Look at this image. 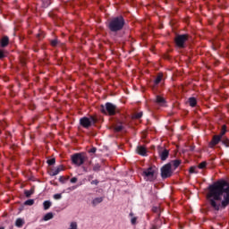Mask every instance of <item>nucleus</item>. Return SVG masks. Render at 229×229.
<instances>
[{
	"label": "nucleus",
	"instance_id": "nucleus-1",
	"mask_svg": "<svg viewBox=\"0 0 229 229\" xmlns=\"http://www.w3.org/2000/svg\"><path fill=\"white\" fill-rule=\"evenodd\" d=\"M208 196L213 210H225L229 205V184L226 181L214 182L208 187Z\"/></svg>",
	"mask_w": 229,
	"mask_h": 229
},
{
	"label": "nucleus",
	"instance_id": "nucleus-2",
	"mask_svg": "<svg viewBox=\"0 0 229 229\" xmlns=\"http://www.w3.org/2000/svg\"><path fill=\"white\" fill-rule=\"evenodd\" d=\"M157 173L158 169L156 166H149L143 169L142 176L146 182H155Z\"/></svg>",
	"mask_w": 229,
	"mask_h": 229
},
{
	"label": "nucleus",
	"instance_id": "nucleus-3",
	"mask_svg": "<svg viewBox=\"0 0 229 229\" xmlns=\"http://www.w3.org/2000/svg\"><path fill=\"white\" fill-rule=\"evenodd\" d=\"M123 27H124V18H123L122 16L114 18L109 22V30H111V31H119Z\"/></svg>",
	"mask_w": 229,
	"mask_h": 229
},
{
	"label": "nucleus",
	"instance_id": "nucleus-4",
	"mask_svg": "<svg viewBox=\"0 0 229 229\" xmlns=\"http://www.w3.org/2000/svg\"><path fill=\"white\" fill-rule=\"evenodd\" d=\"M85 160H87V156L83 153H76L72 156V162L74 165H77V167L83 165Z\"/></svg>",
	"mask_w": 229,
	"mask_h": 229
},
{
	"label": "nucleus",
	"instance_id": "nucleus-5",
	"mask_svg": "<svg viewBox=\"0 0 229 229\" xmlns=\"http://www.w3.org/2000/svg\"><path fill=\"white\" fill-rule=\"evenodd\" d=\"M226 133V125L222 126V130L219 135H215L209 143L210 148H214V146H217L218 142H221V139H223V135Z\"/></svg>",
	"mask_w": 229,
	"mask_h": 229
},
{
	"label": "nucleus",
	"instance_id": "nucleus-6",
	"mask_svg": "<svg viewBox=\"0 0 229 229\" xmlns=\"http://www.w3.org/2000/svg\"><path fill=\"white\" fill-rule=\"evenodd\" d=\"M101 112H103L104 114H106L107 112L109 115H115V114H117V107L112 103H106V109L105 106H102Z\"/></svg>",
	"mask_w": 229,
	"mask_h": 229
},
{
	"label": "nucleus",
	"instance_id": "nucleus-7",
	"mask_svg": "<svg viewBox=\"0 0 229 229\" xmlns=\"http://www.w3.org/2000/svg\"><path fill=\"white\" fill-rule=\"evenodd\" d=\"M173 175V170L171 169V164H166L161 168L162 178H169Z\"/></svg>",
	"mask_w": 229,
	"mask_h": 229
},
{
	"label": "nucleus",
	"instance_id": "nucleus-8",
	"mask_svg": "<svg viewBox=\"0 0 229 229\" xmlns=\"http://www.w3.org/2000/svg\"><path fill=\"white\" fill-rule=\"evenodd\" d=\"M96 123V119L94 117H83L81 119V124L83 126V128H89V126H92Z\"/></svg>",
	"mask_w": 229,
	"mask_h": 229
},
{
	"label": "nucleus",
	"instance_id": "nucleus-9",
	"mask_svg": "<svg viewBox=\"0 0 229 229\" xmlns=\"http://www.w3.org/2000/svg\"><path fill=\"white\" fill-rule=\"evenodd\" d=\"M187 38H189V36L187 35H180L175 38V44L177 47H183V44L187 42Z\"/></svg>",
	"mask_w": 229,
	"mask_h": 229
},
{
	"label": "nucleus",
	"instance_id": "nucleus-10",
	"mask_svg": "<svg viewBox=\"0 0 229 229\" xmlns=\"http://www.w3.org/2000/svg\"><path fill=\"white\" fill-rule=\"evenodd\" d=\"M159 157L161 160H167V157H169V150L164 149L159 153Z\"/></svg>",
	"mask_w": 229,
	"mask_h": 229
},
{
	"label": "nucleus",
	"instance_id": "nucleus-11",
	"mask_svg": "<svg viewBox=\"0 0 229 229\" xmlns=\"http://www.w3.org/2000/svg\"><path fill=\"white\" fill-rule=\"evenodd\" d=\"M137 153L138 155H141V157H146V153H147L146 148L143 146L138 147Z\"/></svg>",
	"mask_w": 229,
	"mask_h": 229
},
{
	"label": "nucleus",
	"instance_id": "nucleus-12",
	"mask_svg": "<svg viewBox=\"0 0 229 229\" xmlns=\"http://www.w3.org/2000/svg\"><path fill=\"white\" fill-rule=\"evenodd\" d=\"M156 101L157 105H160V106H164V105H165V99H164L163 97L157 96Z\"/></svg>",
	"mask_w": 229,
	"mask_h": 229
},
{
	"label": "nucleus",
	"instance_id": "nucleus-13",
	"mask_svg": "<svg viewBox=\"0 0 229 229\" xmlns=\"http://www.w3.org/2000/svg\"><path fill=\"white\" fill-rule=\"evenodd\" d=\"M22 225H24V220L22 218H17L15 226H17V228H22Z\"/></svg>",
	"mask_w": 229,
	"mask_h": 229
},
{
	"label": "nucleus",
	"instance_id": "nucleus-14",
	"mask_svg": "<svg viewBox=\"0 0 229 229\" xmlns=\"http://www.w3.org/2000/svg\"><path fill=\"white\" fill-rule=\"evenodd\" d=\"M64 171V165H59L57 166L54 171H53V176H56L60 172Z\"/></svg>",
	"mask_w": 229,
	"mask_h": 229
},
{
	"label": "nucleus",
	"instance_id": "nucleus-15",
	"mask_svg": "<svg viewBox=\"0 0 229 229\" xmlns=\"http://www.w3.org/2000/svg\"><path fill=\"white\" fill-rule=\"evenodd\" d=\"M198 101L196 100L195 98H189V105L190 106H196Z\"/></svg>",
	"mask_w": 229,
	"mask_h": 229
},
{
	"label": "nucleus",
	"instance_id": "nucleus-16",
	"mask_svg": "<svg viewBox=\"0 0 229 229\" xmlns=\"http://www.w3.org/2000/svg\"><path fill=\"white\" fill-rule=\"evenodd\" d=\"M43 206H44V210H49V208H51V201L49 200L44 201Z\"/></svg>",
	"mask_w": 229,
	"mask_h": 229
},
{
	"label": "nucleus",
	"instance_id": "nucleus-17",
	"mask_svg": "<svg viewBox=\"0 0 229 229\" xmlns=\"http://www.w3.org/2000/svg\"><path fill=\"white\" fill-rule=\"evenodd\" d=\"M8 42H9L8 37H4L1 40L2 47H5V46L8 44Z\"/></svg>",
	"mask_w": 229,
	"mask_h": 229
},
{
	"label": "nucleus",
	"instance_id": "nucleus-18",
	"mask_svg": "<svg viewBox=\"0 0 229 229\" xmlns=\"http://www.w3.org/2000/svg\"><path fill=\"white\" fill-rule=\"evenodd\" d=\"M163 77H164V75L162 73H159L155 80V84L158 85V83H160V81H162Z\"/></svg>",
	"mask_w": 229,
	"mask_h": 229
},
{
	"label": "nucleus",
	"instance_id": "nucleus-19",
	"mask_svg": "<svg viewBox=\"0 0 229 229\" xmlns=\"http://www.w3.org/2000/svg\"><path fill=\"white\" fill-rule=\"evenodd\" d=\"M103 201V198L99 197V198H96L93 199L92 204L93 205H98V203H101Z\"/></svg>",
	"mask_w": 229,
	"mask_h": 229
},
{
	"label": "nucleus",
	"instance_id": "nucleus-20",
	"mask_svg": "<svg viewBox=\"0 0 229 229\" xmlns=\"http://www.w3.org/2000/svg\"><path fill=\"white\" fill-rule=\"evenodd\" d=\"M50 219H53V213H47L44 216V221H49Z\"/></svg>",
	"mask_w": 229,
	"mask_h": 229
},
{
	"label": "nucleus",
	"instance_id": "nucleus-21",
	"mask_svg": "<svg viewBox=\"0 0 229 229\" xmlns=\"http://www.w3.org/2000/svg\"><path fill=\"white\" fill-rule=\"evenodd\" d=\"M180 164H181L180 160H174L172 162V165L174 167V169H176V167H179Z\"/></svg>",
	"mask_w": 229,
	"mask_h": 229
},
{
	"label": "nucleus",
	"instance_id": "nucleus-22",
	"mask_svg": "<svg viewBox=\"0 0 229 229\" xmlns=\"http://www.w3.org/2000/svg\"><path fill=\"white\" fill-rule=\"evenodd\" d=\"M69 229H78V224H76V222H72Z\"/></svg>",
	"mask_w": 229,
	"mask_h": 229
},
{
	"label": "nucleus",
	"instance_id": "nucleus-23",
	"mask_svg": "<svg viewBox=\"0 0 229 229\" xmlns=\"http://www.w3.org/2000/svg\"><path fill=\"white\" fill-rule=\"evenodd\" d=\"M48 165H55L56 160L55 158L48 159L47 161Z\"/></svg>",
	"mask_w": 229,
	"mask_h": 229
},
{
	"label": "nucleus",
	"instance_id": "nucleus-24",
	"mask_svg": "<svg viewBox=\"0 0 229 229\" xmlns=\"http://www.w3.org/2000/svg\"><path fill=\"white\" fill-rule=\"evenodd\" d=\"M35 203V200H33V199H28V200H26L25 201V205H28V206H30V207H31V205H33Z\"/></svg>",
	"mask_w": 229,
	"mask_h": 229
},
{
	"label": "nucleus",
	"instance_id": "nucleus-25",
	"mask_svg": "<svg viewBox=\"0 0 229 229\" xmlns=\"http://www.w3.org/2000/svg\"><path fill=\"white\" fill-rule=\"evenodd\" d=\"M140 117H142V112L136 113V114L133 115V118H134V119H140Z\"/></svg>",
	"mask_w": 229,
	"mask_h": 229
},
{
	"label": "nucleus",
	"instance_id": "nucleus-26",
	"mask_svg": "<svg viewBox=\"0 0 229 229\" xmlns=\"http://www.w3.org/2000/svg\"><path fill=\"white\" fill-rule=\"evenodd\" d=\"M207 167V162H202L199 165V169H205Z\"/></svg>",
	"mask_w": 229,
	"mask_h": 229
},
{
	"label": "nucleus",
	"instance_id": "nucleus-27",
	"mask_svg": "<svg viewBox=\"0 0 229 229\" xmlns=\"http://www.w3.org/2000/svg\"><path fill=\"white\" fill-rule=\"evenodd\" d=\"M121 130H123V125H116L115 127H114V131H121Z\"/></svg>",
	"mask_w": 229,
	"mask_h": 229
},
{
	"label": "nucleus",
	"instance_id": "nucleus-28",
	"mask_svg": "<svg viewBox=\"0 0 229 229\" xmlns=\"http://www.w3.org/2000/svg\"><path fill=\"white\" fill-rule=\"evenodd\" d=\"M99 169H101V165H99V164L95 165L93 167V171H99Z\"/></svg>",
	"mask_w": 229,
	"mask_h": 229
},
{
	"label": "nucleus",
	"instance_id": "nucleus-29",
	"mask_svg": "<svg viewBox=\"0 0 229 229\" xmlns=\"http://www.w3.org/2000/svg\"><path fill=\"white\" fill-rule=\"evenodd\" d=\"M54 199H62V194H60V193L55 194Z\"/></svg>",
	"mask_w": 229,
	"mask_h": 229
},
{
	"label": "nucleus",
	"instance_id": "nucleus-30",
	"mask_svg": "<svg viewBox=\"0 0 229 229\" xmlns=\"http://www.w3.org/2000/svg\"><path fill=\"white\" fill-rule=\"evenodd\" d=\"M31 194H33V191H25V196H26L27 198H30V196H31Z\"/></svg>",
	"mask_w": 229,
	"mask_h": 229
},
{
	"label": "nucleus",
	"instance_id": "nucleus-31",
	"mask_svg": "<svg viewBox=\"0 0 229 229\" xmlns=\"http://www.w3.org/2000/svg\"><path fill=\"white\" fill-rule=\"evenodd\" d=\"M57 44H58V40L56 39H54L51 41V46H53V47H55Z\"/></svg>",
	"mask_w": 229,
	"mask_h": 229
},
{
	"label": "nucleus",
	"instance_id": "nucleus-32",
	"mask_svg": "<svg viewBox=\"0 0 229 229\" xmlns=\"http://www.w3.org/2000/svg\"><path fill=\"white\" fill-rule=\"evenodd\" d=\"M131 223V225H135L137 223V217H132Z\"/></svg>",
	"mask_w": 229,
	"mask_h": 229
},
{
	"label": "nucleus",
	"instance_id": "nucleus-33",
	"mask_svg": "<svg viewBox=\"0 0 229 229\" xmlns=\"http://www.w3.org/2000/svg\"><path fill=\"white\" fill-rule=\"evenodd\" d=\"M190 173H191V174L196 173V167L191 166V167L190 168Z\"/></svg>",
	"mask_w": 229,
	"mask_h": 229
},
{
	"label": "nucleus",
	"instance_id": "nucleus-34",
	"mask_svg": "<svg viewBox=\"0 0 229 229\" xmlns=\"http://www.w3.org/2000/svg\"><path fill=\"white\" fill-rule=\"evenodd\" d=\"M76 182H78V178L73 177L71 179V183H76Z\"/></svg>",
	"mask_w": 229,
	"mask_h": 229
},
{
	"label": "nucleus",
	"instance_id": "nucleus-35",
	"mask_svg": "<svg viewBox=\"0 0 229 229\" xmlns=\"http://www.w3.org/2000/svg\"><path fill=\"white\" fill-rule=\"evenodd\" d=\"M98 183H99V181H98V180H93L91 182V185H98Z\"/></svg>",
	"mask_w": 229,
	"mask_h": 229
},
{
	"label": "nucleus",
	"instance_id": "nucleus-36",
	"mask_svg": "<svg viewBox=\"0 0 229 229\" xmlns=\"http://www.w3.org/2000/svg\"><path fill=\"white\" fill-rule=\"evenodd\" d=\"M4 58V52L3 50H0V59Z\"/></svg>",
	"mask_w": 229,
	"mask_h": 229
},
{
	"label": "nucleus",
	"instance_id": "nucleus-37",
	"mask_svg": "<svg viewBox=\"0 0 229 229\" xmlns=\"http://www.w3.org/2000/svg\"><path fill=\"white\" fill-rule=\"evenodd\" d=\"M96 148H92L90 150H89V153H96Z\"/></svg>",
	"mask_w": 229,
	"mask_h": 229
},
{
	"label": "nucleus",
	"instance_id": "nucleus-38",
	"mask_svg": "<svg viewBox=\"0 0 229 229\" xmlns=\"http://www.w3.org/2000/svg\"><path fill=\"white\" fill-rule=\"evenodd\" d=\"M130 216H133V214L131 213Z\"/></svg>",
	"mask_w": 229,
	"mask_h": 229
},
{
	"label": "nucleus",
	"instance_id": "nucleus-39",
	"mask_svg": "<svg viewBox=\"0 0 229 229\" xmlns=\"http://www.w3.org/2000/svg\"><path fill=\"white\" fill-rule=\"evenodd\" d=\"M0 229H4V228H0Z\"/></svg>",
	"mask_w": 229,
	"mask_h": 229
}]
</instances>
